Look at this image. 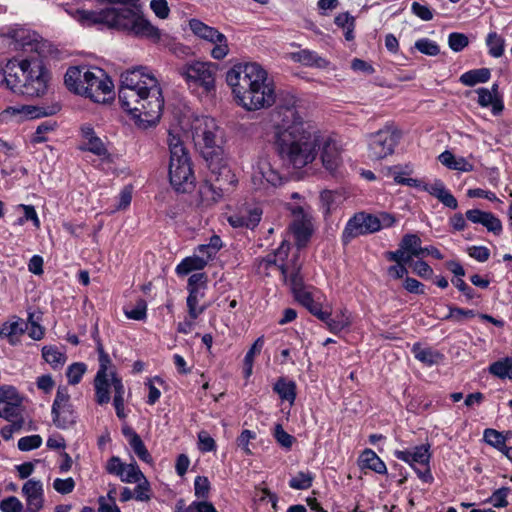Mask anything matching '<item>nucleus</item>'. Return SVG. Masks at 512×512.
<instances>
[{
  "mask_svg": "<svg viewBox=\"0 0 512 512\" xmlns=\"http://www.w3.org/2000/svg\"><path fill=\"white\" fill-rule=\"evenodd\" d=\"M272 139L279 157L296 169L316 159L321 143L320 135L304 122L294 97L276 107Z\"/></svg>",
  "mask_w": 512,
  "mask_h": 512,
  "instance_id": "nucleus-1",
  "label": "nucleus"
},
{
  "mask_svg": "<svg viewBox=\"0 0 512 512\" xmlns=\"http://www.w3.org/2000/svg\"><path fill=\"white\" fill-rule=\"evenodd\" d=\"M118 99L133 118L148 125H155L160 120L164 107L162 89L147 68H133L121 74Z\"/></svg>",
  "mask_w": 512,
  "mask_h": 512,
  "instance_id": "nucleus-2",
  "label": "nucleus"
},
{
  "mask_svg": "<svg viewBox=\"0 0 512 512\" xmlns=\"http://www.w3.org/2000/svg\"><path fill=\"white\" fill-rule=\"evenodd\" d=\"M237 103L248 111L272 106L276 101L275 86L267 71L258 63H239L226 75Z\"/></svg>",
  "mask_w": 512,
  "mask_h": 512,
  "instance_id": "nucleus-3",
  "label": "nucleus"
},
{
  "mask_svg": "<svg viewBox=\"0 0 512 512\" xmlns=\"http://www.w3.org/2000/svg\"><path fill=\"white\" fill-rule=\"evenodd\" d=\"M109 4H121V7L104 8L99 12L80 11L83 19L94 23L105 24L138 38H145L158 42L161 38L160 30L145 18L142 8L138 4L127 5L129 0H103Z\"/></svg>",
  "mask_w": 512,
  "mask_h": 512,
  "instance_id": "nucleus-4",
  "label": "nucleus"
},
{
  "mask_svg": "<svg viewBox=\"0 0 512 512\" xmlns=\"http://www.w3.org/2000/svg\"><path fill=\"white\" fill-rule=\"evenodd\" d=\"M49 71L39 58L9 60L0 70V83L13 92L28 97H41L48 90Z\"/></svg>",
  "mask_w": 512,
  "mask_h": 512,
  "instance_id": "nucleus-5",
  "label": "nucleus"
},
{
  "mask_svg": "<svg viewBox=\"0 0 512 512\" xmlns=\"http://www.w3.org/2000/svg\"><path fill=\"white\" fill-rule=\"evenodd\" d=\"M64 82L70 91L84 95L95 103H104L113 87L105 72L99 68L70 67L66 71Z\"/></svg>",
  "mask_w": 512,
  "mask_h": 512,
  "instance_id": "nucleus-6",
  "label": "nucleus"
},
{
  "mask_svg": "<svg viewBox=\"0 0 512 512\" xmlns=\"http://www.w3.org/2000/svg\"><path fill=\"white\" fill-rule=\"evenodd\" d=\"M167 142L170 151V183L177 191L187 192L195 179L190 157L178 135L169 133Z\"/></svg>",
  "mask_w": 512,
  "mask_h": 512,
  "instance_id": "nucleus-7",
  "label": "nucleus"
},
{
  "mask_svg": "<svg viewBox=\"0 0 512 512\" xmlns=\"http://www.w3.org/2000/svg\"><path fill=\"white\" fill-rule=\"evenodd\" d=\"M193 138L196 144L201 146L203 158L208 162L220 159L223 151L218 136V126L214 118L202 117L196 121L193 128Z\"/></svg>",
  "mask_w": 512,
  "mask_h": 512,
  "instance_id": "nucleus-8",
  "label": "nucleus"
},
{
  "mask_svg": "<svg viewBox=\"0 0 512 512\" xmlns=\"http://www.w3.org/2000/svg\"><path fill=\"white\" fill-rule=\"evenodd\" d=\"M216 65L209 62L194 61L179 68V74L190 88H202L203 92L215 90Z\"/></svg>",
  "mask_w": 512,
  "mask_h": 512,
  "instance_id": "nucleus-9",
  "label": "nucleus"
},
{
  "mask_svg": "<svg viewBox=\"0 0 512 512\" xmlns=\"http://www.w3.org/2000/svg\"><path fill=\"white\" fill-rule=\"evenodd\" d=\"M401 138L400 132L389 125L369 135L368 156L372 160H382L394 153Z\"/></svg>",
  "mask_w": 512,
  "mask_h": 512,
  "instance_id": "nucleus-10",
  "label": "nucleus"
},
{
  "mask_svg": "<svg viewBox=\"0 0 512 512\" xmlns=\"http://www.w3.org/2000/svg\"><path fill=\"white\" fill-rule=\"evenodd\" d=\"M208 167L211 171L210 184L207 188L213 193V200L220 199L225 192H229L237 183L235 175L226 163L223 157L208 161Z\"/></svg>",
  "mask_w": 512,
  "mask_h": 512,
  "instance_id": "nucleus-11",
  "label": "nucleus"
},
{
  "mask_svg": "<svg viewBox=\"0 0 512 512\" xmlns=\"http://www.w3.org/2000/svg\"><path fill=\"white\" fill-rule=\"evenodd\" d=\"M429 445L416 446L413 451L396 450L394 455L397 459L408 463L417 473L418 477L425 483H431L433 476L429 467L430 452Z\"/></svg>",
  "mask_w": 512,
  "mask_h": 512,
  "instance_id": "nucleus-12",
  "label": "nucleus"
},
{
  "mask_svg": "<svg viewBox=\"0 0 512 512\" xmlns=\"http://www.w3.org/2000/svg\"><path fill=\"white\" fill-rule=\"evenodd\" d=\"M51 413L53 423L57 428L67 429L76 423L77 415L70 403L67 387H58Z\"/></svg>",
  "mask_w": 512,
  "mask_h": 512,
  "instance_id": "nucleus-13",
  "label": "nucleus"
},
{
  "mask_svg": "<svg viewBox=\"0 0 512 512\" xmlns=\"http://www.w3.org/2000/svg\"><path fill=\"white\" fill-rule=\"evenodd\" d=\"M59 110L60 106L58 104L50 106L22 105L20 107H8L0 113V121L7 122L12 117L17 118V121L36 119L54 115Z\"/></svg>",
  "mask_w": 512,
  "mask_h": 512,
  "instance_id": "nucleus-14",
  "label": "nucleus"
},
{
  "mask_svg": "<svg viewBox=\"0 0 512 512\" xmlns=\"http://www.w3.org/2000/svg\"><path fill=\"white\" fill-rule=\"evenodd\" d=\"M290 250V244L287 241H282L280 246L273 252L268 254L266 257L261 258L258 263L259 273H263L266 276L270 275L271 268H277L284 280L287 279L288 266L284 264L285 259L288 257Z\"/></svg>",
  "mask_w": 512,
  "mask_h": 512,
  "instance_id": "nucleus-15",
  "label": "nucleus"
},
{
  "mask_svg": "<svg viewBox=\"0 0 512 512\" xmlns=\"http://www.w3.org/2000/svg\"><path fill=\"white\" fill-rule=\"evenodd\" d=\"M295 219L290 224V229L295 237L297 247L303 248L307 245L313 233L311 217L304 213L302 207L298 206L292 211Z\"/></svg>",
  "mask_w": 512,
  "mask_h": 512,
  "instance_id": "nucleus-16",
  "label": "nucleus"
},
{
  "mask_svg": "<svg viewBox=\"0 0 512 512\" xmlns=\"http://www.w3.org/2000/svg\"><path fill=\"white\" fill-rule=\"evenodd\" d=\"M26 500L27 512H39L44 505L43 483L40 480L29 479L22 487Z\"/></svg>",
  "mask_w": 512,
  "mask_h": 512,
  "instance_id": "nucleus-17",
  "label": "nucleus"
},
{
  "mask_svg": "<svg viewBox=\"0 0 512 512\" xmlns=\"http://www.w3.org/2000/svg\"><path fill=\"white\" fill-rule=\"evenodd\" d=\"M252 180L254 183H256V181H266L272 186L281 185L283 182V178L279 171L272 166L269 160L264 158L259 159L256 166L254 167Z\"/></svg>",
  "mask_w": 512,
  "mask_h": 512,
  "instance_id": "nucleus-18",
  "label": "nucleus"
},
{
  "mask_svg": "<svg viewBox=\"0 0 512 512\" xmlns=\"http://www.w3.org/2000/svg\"><path fill=\"white\" fill-rule=\"evenodd\" d=\"M189 28L192 33L200 39L210 43H217V41H225V35L219 32L216 28L208 26L199 19L189 20Z\"/></svg>",
  "mask_w": 512,
  "mask_h": 512,
  "instance_id": "nucleus-19",
  "label": "nucleus"
},
{
  "mask_svg": "<svg viewBox=\"0 0 512 512\" xmlns=\"http://www.w3.org/2000/svg\"><path fill=\"white\" fill-rule=\"evenodd\" d=\"M323 166L333 172L341 163V154L336 142L328 138L323 145L321 152Z\"/></svg>",
  "mask_w": 512,
  "mask_h": 512,
  "instance_id": "nucleus-20",
  "label": "nucleus"
},
{
  "mask_svg": "<svg viewBox=\"0 0 512 512\" xmlns=\"http://www.w3.org/2000/svg\"><path fill=\"white\" fill-rule=\"evenodd\" d=\"M291 59L295 62L301 63L302 65L316 68H326L329 64L326 59L320 57L316 52L308 49L291 53Z\"/></svg>",
  "mask_w": 512,
  "mask_h": 512,
  "instance_id": "nucleus-21",
  "label": "nucleus"
},
{
  "mask_svg": "<svg viewBox=\"0 0 512 512\" xmlns=\"http://www.w3.org/2000/svg\"><path fill=\"white\" fill-rule=\"evenodd\" d=\"M359 461L362 468H368L378 474H385L387 472L385 463L371 449L364 450Z\"/></svg>",
  "mask_w": 512,
  "mask_h": 512,
  "instance_id": "nucleus-22",
  "label": "nucleus"
},
{
  "mask_svg": "<svg viewBox=\"0 0 512 512\" xmlns=\"http://www.w3.org/2000/svg\"><path fill=\"white\" fill-rule=\"evenodd\" d=\"M294 297L319 320H326L328 318L327 311L322 310L321 305L314 301L310 292L303 290L302 292L297 293Z\"/></svg>",
  "mask_w": 512,
  "mask_h": 512,
  "instance_id": "nucleus-23",
  "label": "nucleus"
},
{
  "mask_svg": "<svg viewBox=\"0 0 512 512\" xmlns=\"http://www.w3.org/2000/svg\"><path fill=\"white\" fill-rule=\"evenodd\" d=\"M361 235H365V233L358 212L348 220L342 233V242L348 244L352 239Z\"/></svg>",
  "mask_w": 512,
  "mask_h": 512,
  "instance_id": "nucleus-24",
  "label": "nucleus"
},
{
  "mask_svg": "<svg viewBox=\"0 0 512 512\" xmlns=\"http://www.w3.org/2000/svg\"><path fill=\"white\" fill-rule=\"evenodd\" d=\"M328 318L326 320H322L330 332L337 333L342 331L344 328L348 327L351 323L350 315L347 310H341L337 312L334 317H331V313L327 312Z\"/></svg>",
  "mask_w": 512,
  "mask_h": 512,
  "instance_id": "nucleus-25",
  "label": "nucleus"
},
{
  "mask_svg": "<svg viewBox=\"0 0 512 512\" xmlns=\"http://www.w3.org/2000/svg\"><path fill=\"white\" fill-rule=\"evenodd\" d=\"M491 72L488 68L473 69L460 76V82L465 86H474L478 83H485L490 79Z\"/></svg>",
  "mask_w": 512,
  "mask_h": 512,
  "instance_id": "nucleus-26",
  "label": "nucleus"
},
{
  "mask_svg": "<svg viewBox=\"0 0 512 512\" xmlns=\"http://www.w3.org/2000/svg\"><path fill=\"white\" fill-rule=\"evenodd\" d=\"M399 246L407 252L408 255L419 258L424 256V250L421 247V239L416 234H405Z\"/></svg>",
  "mask_w": 512,
  "mask_h": 512,
  "instance_id": "nucleus-27",
  "label": "nucleus"
},
{
  "mask_svg": "<svg viewBox=\"0 0 512 512\" xmlns=\"http://www.w3.org/2000/svg\"><path fill=\"white\" fill-rule=\"evenodd\" d=\"M273 390L279 395L281 400H286L293 404L296 398V384L293 381H286L279 378L275 383Z\"/></svg>",
  "mask_w": 512,
  "mask_h": 512,
  "instance_id": "nucleus-28",
  "label": "nucleus"
},
{
  "mask_svg": "<svg viewBox=\"0 0 512 512\" xmlns=\"http://www.w3.org/2000/svg\"><path fill=\"white\" fill-rule=\"evenodd\" d=\"M188 292H189V295L187 297L188 313H189V316L191 317V319L195 320L206 309V306L197 307L199 300L204 297V291L201 289L191 288L190 290H188Z\"/></svg>",
  "mask_w": 512,
  "mask_h": 512,
  "instance_id": "nucleus-29",
  "label": "nucleus"
},
{
  "mask_svg": "<svg viewBox=\"0 0 512 512\" xmlns=\"http://www.w3.org/2000/svg\"><path fill=\"white\" fill-rule=\"evenodd\" d=\"M207 265V260L202 256L186 257L176 267V272L179 275H186L194 270H202Z\"/></svg>",
  "mask_w": 512,
  "mask_h": 512,
  "instance_id": "nucleus-30",
  "label": "nucleus"
},
{
  "mask_svg": "<svg viewBox=\"0 0 512 512\" xmlns=\"http://www.w3.org/2000/svg\"><path fill=\"white\" fill-rule=\"evenodd\" d=\"M297 257V255L294 256L292 269L290 272H287V279L284 280L285 282H289L290 288L294 296L297 295V293H300L303 290H305L303 278L300 274L301 266L296 263Z\"/></svg>",
  "mask_w": 512,
  "mask_h": 512,
  "instance_id": "nucleus-31",
  "label": "nucleus"
},
{
  "mask_svg": "<svg viewBox=\"0 0 512 512\" xmlns=\"http://www.w3.org/2000/svg\"><path fill=\"white\" fill-rule=\"evenodd\" d=\"M489 372L501 379H512V357L498 360L489 366Z\"/></svg>",
  "mask_w": 512,
  "mask_h": 512,
  "instance_id": "nucleus-32",
  "label": "nucleus"
},
{
  "mask_svg": "<svg viewBox=\"0 0 512 512\" xmlns=\"http://www.w3.org/2000/svg\"><path fill=\"white\" fill-rule=\"evenodd\" d=\"M42 356L44 360L49 363L53 368L61 367L66 362V355L62 353L57 347L45 346L42 349Z\"/></svg>",
  "mask_w": 512,
  "mask_h": 512,
  "instance_id": "nucleus-33",
  "label": "nucleus"
},
{
  "mask_svg": "<svg viewBox=\"0 0 512 512\" xmlns=\"http://www.w3.org/2000/svg\"><path fill=\"white\" fill-rule=\"evenodd\" d=\"M0 400L2 404H10L13 406H22L23 398L17 389L10 385L0 387Z\"/></svg>",
  "mask_w": 512,
  "mask_h": 512,
  "instance_id": "nucleus-34",
  "label": "nucleus"
},
{
  "mask_svg": "<svg viewBox=\"0 0 512 512\" xmlns=\"http://www.w3.org/2000/svg\"><path fill=\"white\" fill-rule=\"evenodd\" d=\"M94 386H95V396H96V402L100 405L106 404L110 401V394H109V381L108 378H100L95 377L94 380Z\"/></svg>",
  "mask_w": 512,
  "mask_h": 512,
  "instance_id": "nucleus-35",
  "label": "nucleus"
},
{
  "mask_svg": "<svg viewBox=\"0 0 512 512\" xmlns=\"http://www.w3.org/2000/svg\"><path fill=\"white\" fill-rule=\"evenodd\" d=\"M412 351L415 358L426 365H433L437 363L440 356L430 348H421L419 344H414Z\"/></svg>",
  "mask_w": 512,
  "mask_h": 512,
  "instance_id": "nucleus-36",
  "label": "nucleus"
},
{
  "mask_svg": "<svg viewBox=\"0 0 512 512\" xmlns=\"http://www.w3.org/2000/svg\"><path fill=\"white\" fill-rule=\"evenodd\" d=\"M486 44L489 47V54L495 58H499L504 53V39L496 32L488 34Z\"/></svg>",
  "mask_w": 512,
  "mask_h": 512,
  "instance_id": "nucleus-37",
  "label": "nucleus"
},
{
  "mask_svg": "<svg viewBox=\"0 0 512 512\" xmlns=\"http://www.w3.org/2000/svg\"><path fill=\"white\" fill-rule=\"evenodd\" d=\"M26 329H28V324L18 318L15 321L4 323L0 328V336L12 337L23 334Z\"/></svg>",
  "mask_w": 512,
  "mask_h": 512,
  "instance_id": "nucleus-38",
  "label": "nucleus"
},
{
  "mask_svg": "<svg viewBox=\"0 0 512 512\" xmlns=\"http://www.w3.org/2000/svg\"><path fill=\"white\" fill-rule=\"evenodd\" d=\"M129 445L141 461L152 463V456L139 435H135L132 439H129Z\"/></svg>",
  "mask_w": 512,
  "mask_h": 512,
  "instance_id": "nucleus-39",
  "label": "nucleus"
},
{
  "mask_svg": "<svg viewBox=\"0 0 512 512\" xmlns=\"http://www.w3.org/2000/svg\"><path fill=\"white\" fill-rule=\"evenodd\" d=\"M144 474L139 469L138 465L134 463L126 464L125 469L122 470V476L119 478L122 482L136 483L144 479Z\"/></svg>",
  "mask_w": 512,
  "mask_h": 512,
  "instance_id": "nucleus-40",
  "label": "nucleus"
},
{
  "mask_svg": "<svg viewBox=\"0 0 512 512\" xmlns=\"http://www.w3.org/2000/svg\"><path fill=\"white\" fill-rule=\"evenodd\" d=\"M313 480L312 473L300 471L289 481V486L296 490H307L312 486Z\"/></svg>",
  "mask_w": 512,
  "mask_h": 512,
  "instance_id": "nucleus-41",
  "label": "nucleus"
},
{
  "mask_svg": "<svg viewBox=\"0 0 512 512\" xmlns=\"http://www.w3.org/2000/svg\"><path fill=\"white\" fill-rule=\"evenodd\" d=\"M483 438L487 444L496 448L497 450H501L506 444V437L503 435V433L492 428H487L484 430Z\"/></svg>",
  "mask_w": 512,
  "mask_h": 512,
  "instance_id": "nucleus-42",
  "label": "nucleus"
},
{
  "mask_svg": "<svg viewBox=\"0 0 512 512\" xmlns=\"http://www.w3.org/2000/svg\"><path fill=\"white\" fill-rule=\"evenodd\" d=\"M87 366L82 362H76L71 364L66 371L68 383L71 385L78 384L84 373L86 372Z\"/></svg>",
  "mask_w": 512,
  "mask_h": 512,
  "instance_id": "nucleus-43",
  "label": "nucleus"
},
{
  "mask_svg": "<svg viewBox=\"0 0 512 512\" xmlns=\"http://www.w3.org/2000/svg\"><path fill=\"white\" fill-rule=\"evenodd\" d=\"M359 217L362 221L365 235L379 231V221L377 219V215L366 212H359Z\"/></svg>",
  "mask_w": 512,
  "mask_h": 512,
  "instance_id": "nucleus-44",
  "label": "nucleus"
},
{
  "mask_svg": "<svg viewBox=\"0 0 512 512\" xmlns=\"http://www.w3.org/2000/svg\"><path fill=\"white\" fill-rule=\"evenodd\" d=\"M415 48L422 54L436 56L440 53L439 46L428 38H422L415 42Z\"/></svg>",
  "mask_w": 512,
  "mask_h": 512,
  "instance_id": "nucleus-45",
  "label": "nucleus"
},
{
  "mask_svg": "<svg viewBox=\"0 0 512 512\" xmlns=\"http://www.w3.org/2000/svg\"><path fill=\"white\" fill-rule=\"evenodd\" d=\"M448 44L454 52H460L468 46V37L463 33L453 32L449 34Z\"/></svg>",
  "mask_w": 512,
  "mask_h": 512,
  "instance_id": "nucleus-46",
  "label": "nucleus"
},
{
  "mask_svg": "<svg viewBox=\"0 0 512 512\" xmlns=\"http://www.w3.org/2000/svg\"><path fill=\"white\" fill-rule=\"evenodd\" d=\"M509 487H501L495 490L488 500L496 508H504L508 506L507 496L510 492Z\"/></svg>",
  "mask_w": 512,
  "mask_h": 512,
  "instance_id": "nucleus-47",
  "label": "nucleus"
},
{
  "mask_svg": "<svg viewBox=\"0 0 512 512\" xmlns=\"http://www.w3.org/2000/svg\"><path fill=\"white\" fill-rule=\"evenodd\" d=\"M42 444V438L40 435H30L22 437L18 440V449L21 451H30L37 449Z\"/></svg>",
  "mask_w": 512,
  "mask_h": 512,
  "instance_id": "nucleus-48",
  "label": "nucleus"
},
{
  "mask_svg": "<svg viewBox=\"0 0 512 512\" xmlns=\"http://www.w3.org/2000/svg\"><path fill=\"white\" fill-rule=\"evenodd\" d=\"M125 315L129 319H133V320H137V321L144 320L146 318V316H147V303H146V301L143 300V299H139L136 302V305H135V307L133 309L125 310Z\"/></svg>",
  "mask_w": 512,
  "mask_h": 512,
  "instance_id": "nucleus-49",
  "label": "nucleus"
},
{
  "mask_svg": "<svg viewBox=\"0 0 512 512\" xmlns=\"http://www.w3.org/2000/svg\"><path fill=\"white\" fill-rule=\"evenodd\" d=\"M56 122L55 121H45L42 122L36 129V132L32 138V142L35 144L43 143L47 141V138L44 136V134L51 132L55 129Z\"/></svg>",
  "mask_w": 512,
  "mask_h": 512,
  "instance_id": "nucleus-50",
  "label": "nucleus"
},
{
  "mask_svg": "<svg viewBox=\"0 0 512 512\" xmlns=\"http://www.w3.org/2000/svg\"><path fill=\"white\" fill-rule=\"evenodd\" d=\"M476 312L470 309H463L455 306H449V314L444 319H452L456 322H461L463 318H473Z\"/></svg>",
  "mask_w": 512,
  "mask_h": 512,
  "instance_id": "nucleus-51",
  "label": "nucleus"
},
{
  "mask_svg": "<svg viewBox=\"0 0 512 512\" xmlns=\"http://www.w3.org/2000/svg\"><path fill=\"white\" fill-rule=\"evenodd\" d=\"M0 510L2 512H24V506L17 497L9 496L1 501Z\"/></svg>",
  "mask_w": 512,
  "mask_h": 512,
  "instance_id": "nucleus-52",
  "label": "nucleus"
},
{
  "mask_svg": "<svg viewBox=\"0 0 512 512\" xmlns=\"http://www.w3.org/2000/svg\"><path fill=\"white\" fill-rule=\"evenodd\" d=\"M150 8L160 19H167L170 14V8L167 0H151Z\"/></svg>",
  "mask_w": 512,
  "mask_h": 512,
  "instance_id": "nucleus-53",
  "label": "nucleus"
},
{
  "mask_svg": "<svg viewBox=\"0 0 512 512\" xmlns=\"http://www.w3.org/2000/svg\"><path fill=\"white\" fill-rule=\"evenodd\" d=\"M195 495L198 498H207L210 490V482L207 477L197 476L194 481Z\"/></svg>",
  "mask_w": 512,
  "mask_h": 512,
  "instance_id": "nucleus-54",
  "label": "nucleus"
},
{
  "mask_svg": "<svg viewBox=\"0 0 512 512\" xmlns=\"http://www.w3.org/2000/svg\"><path fill=\"white\" fill-rule=\"evenodd\" d=\"M22 411V406L4 404L2 405L0 417L4 418L7 421L23 418Z\"/></svg>",
  "mask_w": 512,
  "mask_h": 512,
  "instance_id": "nucleus-55",
  "label": "nucleus"
},
{
  "mask_svg": "<svg viewBox=\"0 0 512 512\" xmlns=\"http://www.w3.org/2000/svg\"><path fill=\"white\" fill-rule=\"evenodd\" d=\"M53 488L60 494H69L75 488V481L71 477L66 479L56 478L53 482Z\"/></svg>",
  "mask_w": 512,
  "mask_h": 512,
  "instance_id": "nucleus-56",
  "label": "nucleus"
},
{
  "mask_svg": "<svg viewBox=\"0 0 512 512\" xmlns=\"http://www.w3.org/2000/svg\"><path fill=\"white\" fill-rule=\"evenodd\" d=\"M242 213L245 217V221L247 222V228L253 229L259 224L261 220L262 209L259 207H253L249 210H245Z\"/></svg>",
  "mask_w": 512,
  "mask_h": 512,
  "instance_id": "nucleus-57",
  "label": "nucleus"
},
{
  "mask_svg": "<svg viewBox=\"0 0 512 512\" xmlns=\"http://www.w3.org/2000/svg\"><path fill=\"white\" fill-rule=\"evenodd\" d=\"M198 448L202 452H211L216 449L215 440L205 431L198 434Z\"/></svg>",
  "mask_w": 512,
  "mask_h": 512,
  "instance_id": "nucleus-58",
  "label": "nucleus"
},
{
  "mask_svg": "<svg viewBox=\"0 0 512 512\" xmlns=\"http://www.w3.org/2000/svg\"><path fill=\"white\" fill-rule=\"evenodd\" d=\"M82 149L88 150L97 156L107 155V149L99 137L90 139L89 142H85V147H82Z\"/></svg>",
  "mask_w": 512,
  "mask_h": 512,
  "instance_id": "nucleus-59",
  "label": "nucleus"
},
{
  "mask_svg": "<svg viewBox=\"0 0 512 512\" xmlns=\"http://www.w3.org/2000/svg\"><path fill=\"white\" fill-rule=\"evenodd\" d=\"M482 225L485 226L488 231L496 235L500 234L502 231L501 221L490 212L486 213Z\"/></svg>",
  "mask_w": 512,
  "mask_h": 512,
  "instance_id": "nucleus-60",
  "label": "nucleus"
},
{
  "mask_svg": "<svg viewBox=\"0 0 512 512\" xmlns=\"http://www.w3.org/2000/svg\"><path fill=\"white\" fill-rule=\"evenodd\" d=\"M274 436L277 442L285 448H290L293 444L294 437L288 434L280 424L275 426Z\"/></svg>",
  "mask_w": 512,
  "mask_h": 512,
  "instance_id": "nucleus-61",
  "label": "nucleus"
},
{
  "mask_svg": "<svg viewBox=\"0 0 512 512\" xmlns=\"http://www.w3.org/2000/svg\"><path fill=\"white\" fill-rule=\"evenodd\" d=\"M386 257L389 261L396 262L397 264H407L411 261V255H408L405 249L400 246L396 251L386 252Z\"/></svg>",
  "mask_w": 512,
  "mask_h": 512,
  "instance_id": "nucleus-62",
  "label": "nucleus"
},
{
  "mask_svg": "<svg viewBox=\"0 0 512 512\" xmlns=\"http://www.w3.org/2000/svg\"><path fill=\"white\" fill-rule=\"evenodd\" d=\"M337 194L331 190H324L320 194V201L325 213H330L334 208L335 199Z\"/></svg>",
  "mask_w": 512,
  "mask_h": 512,
  "instance_id": "nucleus-63",
  "label": "nucleus"
},
{
  "mask_svg": "<svg viewBox=\"0 0 512 512\" xmlns=\"http://www.w3.org/2000/svg\"><path fill=\"white\" fill-rule=\"evenodd\" d=\"M187 512H217V510L211 502L194 501L187 508Z\"/></svg>",
  "mask_w": 512,
  "mask_h": 512,
  "instance_id": "nucleus-64",
  "label": "nucleus"
}]
</instances>
